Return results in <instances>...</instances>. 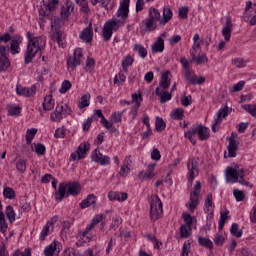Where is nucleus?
<instances>
[{
	"mask_svg": "<svg viewBox=\"0 0 256 256\" xmlns=\"http://www.w3.org/2000/svg\"><path fill=\"white\" fill-rule=\"evenodd\" d=\"M129 3L131 0H122L117 11V17H120V20L107 21L104 24L102 37L104 41H109L113 37V31H119V28L125 25V20L129 17Z\"/></svg>",
	"mask_w": 256,
	"mask_h": 256,
	"instance_id": "nucleus-1",
	"label": "nucleus"
},
{
	"mask_svg": "<svg viewBox=\"0 0 256 256\" xmlns=\"http://www.w3.org/2000/svg\"><path fill=\"white\" fill-rule=\"evenodd\" d=\"M28 45L25 53V63L29 65L33 61V57L45 49L47 38L45 36L34 37L32 32H27Z\"/></svg>",
	"mask_w": 256,
	"mask_h": 256,
	"instance_id": "nucleus-2",
	"label": "nucleus"
},
{
	"mask_svg": "<svg viewBox=\"0 0 256 256\" xmlns=\"http://www.w3.org/2000/svg\"><path fill=\"white\" fill-rule=\"evenodd\" d=\"M79 193H81V185L78 182H62L58 186V191L54 193V199L61 203V200L65 199V197H69V195L75 197Z\"/></svg>",
	"mask_w": 256,
	"mask_h": 256,
	"instance_id": "nucleus-3",
	"label": "nucleus"
},
{
	"mask_svg": "<svg viewBox=\"0 0 256 256\" xmlns=\"http://www.w3.org/2000/svg\"><path fill=\"white\" fill-rule=\"evenodd\" d=\"M245 171L243 169L239 170V167L233 168L228 167L226 169V181L227 183H240L249 187V182L245 181Z\"/></svg>",
	"mask_w": 256,
	"mask_h": 256,
	"instance_id": "nucleus-4",
	"label": "nucleus"
},
{
	"mask_svg": "<svg viewBox=\"0 0 256 256\" xmlns=\"http://www.w3.org/2000/svg\"><path fill=\"white\" fill-rule=\"evenodd\" d=\"M149 17L152 21L156 22L159 21V25H167L171 19H173V11L171 8H164L163 9V17L161 18V12L157 10V8H150L149 9Z\"/></svg>",
	"mask_w": 256,
	"mask_h": 256,
	"instance_id": "nucleus-5",
	"label": "nucleus"
},
{
	"mask_svg": "<svg viewBox=\"0 0 256 256\" xmlns=\"http://www.w3.org/2000/svg\"><path fill=\"white\" fill-rule=\"evenodd\" d=\"M161 217H163V202H161L159 196L154 195L150 201V218L151 221H157Z\"/></svg>",
	"mask_w": 256,
	"mask_h": 256,
	"instance_id": "nucleus-6",
	"label": "nucleus"
},
{
	"mask_svg": "<svg viewBox=\"0 0 256 256\" xmlns=\"http://www.w3.org/2000/svg\"><path fill=\"white\" fill-rule=\"evenodd\" d=\"M199 195H201V182L197 181L193 191L190 193V202L186 204L189 207V211L194 212L197 205H199Z\"/></svg>",
	"mask_w": 256,
	"mask_h": 256,
	"instance_id": "nucleus-7",
	"label": "nucleus"
},
{
	"mask_svg": "<svg viewBox=\"0 0 256 256\" xmlns=\"http://www.w3.org/2000/svg\"><path fill=\"white\" fill-rule=\"evenodd\" d=\"M199 162L198 158H191L187 162V168H188V181L190 183H193V179L199 175Z\"/></svg>",
	"mask_w": 256,
	"mask_h": 256,
	"instance_id": "nucleus-8",
	"label": "nucleus"
},
{
	"mask_svg": "<svg viewBox=\"0 0 256 256\" xmlns=\"http://www.w3.org/2000/svg\"><path fill=\"white\" fill-rule=\"evenodd\" d=\"M83 59V50L81 48H76L72 57H69L67 61L68 67L75 69L78 65H81V60Z\"/></svg>",
	"mask_w": 256,
	"mask_h": 256,
	"instance_id": "nucleus-9",
	"label": "nucleus"
},
{
	"mask_svg": "<svg viewBox=\"0 0 256 256\" xmlns=\"http://www.w3.org/2000/svg\"><path fill=\"white\" fill-rule=\"evenodd\" d=\"M91 159L102 166L109 165L111 163V158L109 156L102 155L99 149H95L92 152Z\"/></svg>",
	"mask_w": 256,
	"mask_h": 256,
	"instance_id": "nucleus-10",
	"label": "nucleus"
},
{
	"mask_svg": "<svg viewBox=\"0 0 256 256\" xmlns=\"http://www.w3.org/2000/svg\"><path fill=\"white\" fill-rule=\"evenodd\" d=\"M227 115H229V107L228 106H225L224 108H220L218 110L217 118L214 120V123L212 125L213 133H217V127H219V125H221V122L223 121V119H225V117H227Z\"/></svg>",
	"mask_w": 256,
	"mask_h": 256,
	"instance_id": "nucleus-11",
	"label": "nucleus"
},
{
	"mask_svg": "<svg viewBox=\"0 0 256 256\" xmlns=\"http://www.w3.org/2000/svg\"><path fill=\"white\" fill-rule=\"evenodd\" d=\"M11 67V61L7 57V47L0 46V71H7Z\"/></svg>",
	"mask_w": 256,
	"mask_h": 256,
	"instance_id": "nucleus-12",
	"label": "nucleus"
},
{
	"mask_svg": "<svg viewBox=\"0 0 256 256\" xmlns=\"http://www.w3.org/2000/svg\"><path fill=\"white\" fill-rule=\"evenodd\" d=\"M36 91H37V87L35 85H32L30 88L23 87L22 85L16 86L17 95H20L22 97H33Z\"/></svg>",
	"mask_w": 256,
	"mask_h": 256,
	"instance_id": "nucleus-13",
	"label": "nucleus"
},
{
	"mask_svg": "<svg viewBox=\"0 0 256 256\" xmlns=\"http://www.w3.org/2000/svg\"><path fill=\"white\" fill-rule=\"evenodd\" d=\"M192 129L194 133L198 135L200 141H206V139L210 136L209 128L203 125L193 126Z\"/></svg>",
	"mask_w": 256,
	"mask_h": 256,
	"instance_id": "nucleus-14",
	"label": "nucleus"
},
{
	"mask_svg": "<svg viewBox=\"0 0 256 256\" xmlns=\"http://www.w3.org/2000/svg\"><path fill=\"white\" fill-rule=\"evenodd\" d=\"M80 39H82L84 43H91V41H93V24H91V22L84 30L81 31Z\"/></svg>",
	"mask_w": 256,
	"mask_h": 256,
	"instance_id": "nucleus-15",
	"label": "nucleus"
},
{
	"mask_svg": "<svg viewBox=\"0 0 256 256\" xmlns=\"http://www.w3.org/2000/svg\"><path fill=\"white\" fill-rule=\"evenodd\" d=\"M231 29H233V22L231 16H227L226 24L222 29V35L225 38V41H231Z\"/></svg>",
	"mask_w": 256,
	"mask_h": 256,
	"instance_id": "nucleus-16",
	"label": "nucleus"
},
{
	"mask_svg": "<svg viewBox=\"0 0 256 256\" xmlns=\"http://www.w3.org/2000/svg\"><path fill=\"white\" fill-rule=\"evenodd\" d=\"M104 219V214L95 215L92 219V222L86 227L85 231L82 232V237H85V235H87L89 231H91L95 227V225H99V223H101V221H103Z\"/></svg>",
	"mask_w": 256,
	"mask_h": 256,
	"instance_id": "nucleus-17",
	"label": "nucleus"
},
{
	"mask_svg": "<svg viewBox=\"0 0 256 256\" xmlns=\"http://www.w3.org/2000/svg\"><path fill=\"white\" fill-rule=\"evenodd\" d=\"M74 9L75 7L73 6V2H71V0H66L65 6L61 8L60 15L62 19H67L71 15V13H73Z\"/></svg>",
	"mask_w": 256,
	"mask_h": 256,
	"instance_id": "nucleus-18",
	"label": "nucleus"
},
{
	"mask_svg": "<svg viewBox=\"0 0 256 256\" xmlns=\"http://www.w3.org/2000/svg\"><path fill=\"white\" fill-rule=\"evenodd\" d=\"M21 43H23V37L19 35L13 37V40L10 44V51L12 55H17V53H19V45H21Z\"/></svg>",
	"mask_w": 256,
	"mask_h": 256,
	"instance_id": "nucleus-19",
	"label": "nucleus"
},
{
	"mask_svg": "<svg viewBox=\"0 0 256 256\" xmlns=\"http://www.w3.org/2000/svg\"><path fill=\"white\" fill-rule=\"evenodd\" d=\"M215 206L213 205V194L208 193L204 202V211L207 215H213Z\"/></svg>",
	"mask_w": 256,
	"mask_h": 256,
	"instance_id": "nucleus-20",
	"label": "nucleus"
},
{
	"mask_svg": "<svg viewBox=\"0 0 256 256\" xmlns=\"http://www.w3.org/2000/svg\"><path fill=\"white\" fill-rule=\"evenodd\" d=\"M50 119L54 123H59L63 119V105H57L54 112L50 114Z\"/></svg>",
	"mask_w": 256,
	"mask_h": 256,
	"instance_id": "nucleus-21",
	"label": "nucleus"
},
{
	"mask_svg": "<svg viewBox=\"0 0 256 256\" xmlns=\"http://www.w3.org/2000/svg\"><path fill=\"white\" fill-rule=\"evenodd\" d=\"M142 29L146 33L155 31V29H157V23L155 22V20H151L150 18H147L142 22Z\"/></svg>",
	"mask_w": 256,
	"mask_h": 256,
	"instance_id": "nucleus-22",
	"label": "nucleus"
},
{
	"mask_svg": "<svg viewBox=\"0 0 256 256\" xmlns=\"http://www.w3.org/2000/svg\"><path fill=\"white\" fill-rule=\"evenodd\" d=\"M165 51V40L162 37H158L152 45V53H163Z\"/></svg>",
	"mask_w": 256,
	"mask_h": 256,
	"instance_id": "nucleus-23",
	"label": "nucleus"
},
{
	"mask_svg": "<svg viewBox=\"0 0 256 256\" xmlns=\"http://www.w3.org/2000/svg\"><path fill=\"white\" fill-rule=\"evenodd\" d=\"M155 93L157 97L160 98V103H167V101H171L172 94L171 92L163 91L161 88H156Z\"/></svg>",
	"mask_w": 256,
	"mask_h": 256,
	"instance_id": "nucleus-24",
	"label": "nucleus"
},
{
	"mask_svg": "<svg viewBox=\"0 0 256 256\" xmlns=\"http://www.w3.org/2000/svg\"><path fill=\"white\" fill-rule=\"evenodd\" d=\"M91 149V145L89 143H82L79 145L77 149L78 159H85L87 157V152Z\"/></svg>",
	"mask_w": 256,
	"mask_h": 256,
	"instance_id": "nucleus-25",
	"label": "nucleus"
},
{
	"mask_svg": "<svg viewBox=\"0 0 256 256\" xmlns=\"http://www.w3.org/2000/svg\"><path fill=\"white\" fill-rule=\"evenodd\" d=\"M171 71H166L161 76V81L159 82V86L162 87V89H169L171 85Z\"/></svg>",
	"mask_w": 256,
	"mask_h": 256,
	"instance_id": "nucleus-26",
	"label": "nucleus"
},
{
	"mask_svg": "<svg viewBox=\"0 0 256 256\" xmlns=\"http://www.w3.org/2000/svg\"><path fill=\"white\" fill-rule=\"evenodd\" d=\"M42 105L44 111H53V109L55 108V99H53V95L45 96Z\"/></svg>",
	"mask_w": 256,
	"mask_h": 256,
	"instance_id": "nucleus-27",
	"label": "nucleus"
},
{
	"mask_svg": "<svg viewBox=\"0 0 256 256\" xmlns=\"http://www.w3.org/2000/svg\"><path fill=\"white\" fill-rule=\"evenodd\" d=\"M190 55L192 57V61H195L197 65H203V63L209 62V58H207L206 54H199L197 57V54H195V51L191 50Z\"/></svg>",
	"mask_w": 256,
	"mask_h": 256,
	"instance_id": "nucleus-28",
	"label": "nucleus"
},
{
	"mask_svg": "<svg viewBox=\"0 0 256 256\" xmlns=\"http://www.w3.org/2000/svg\"><path fill=\"white\" fill-rule=\"evenodd\" d=\"M108 199H110V201H127V193H125V192H109Z\"/></svg>",
	"mask_w": 256,
	"mask_h": 256,
	"instance_id": "nucleus-29",
	"label": "nucleus"
},
{
	"mask_svg": "<svg viewBox=\"0 0 256 256\" xmlns=\"http://www.w3.org/2000/svg\"><path fill=\"white\" fill-rule=\"evenodd\" d=\"M96 201L97 197L94 194H90L80 203V209H87V207L95 205Z\"/></svg>",
	"mask_w": 256,
	"mask_h": 256,
	"instance_id": "nucleus-30",
	"label": "nucleus"
},
{
	"mask_svg": "<svg viewBox=\"0 0 256 256\" xmlns=\"http://www.w3.org/2000/svg\"><path fill=\"white\" fill-rule=\"evenodd\" d=\"M228 157H236L237 156V141L233 139V137L228 138Z\"/></svg>",
	"mask_w": 256,
	"mask_h": 256,
	"instance_id": "nucleus-31",
	"label": "nucleus"
},
{
	"mask_svg": "<svg viewBox=\"0 0 256 256\" xmlns=\"http://www.w3.org/2000/svg\"><path fill=\"white\" fill-rule=\"evenodd\" d=\"M57 245H59L58 241H54L50 245H48L44 250L45 256H53L55 255V252L57 251Z\"/></svg>",
	"mask_w": 256,
	"mask_h": 256,
	"instance_id": "nucleus-32",
	"label": "nucleus"
},
{
	"mask_svg": "<svg viewBox=\"0 0 256 256\" xmlns=\"http://www.w3.org/2000/svg\"><path fill=\"white\" fill-rule=\"evenodd\" d=\"M9 225L7 224V220L5 219V213L0 210V233H7V229Z\"/></svg>",
	"mask_w": 256,
	"mask_h": 256,
	"instance_id": "nucleus-33",
	"label": "nucleus"
},
{
	"mask_svg": "<svg viewBox=\"0 0 256 256\" xmlns=\"http://www.w3.org/2000/svg\"><path fill=\"white\" fill-rule=\"evenodd\" d=\"M52 39L53 41H56L58 43L59 47H62V48L65 47V43H63V32L61 31L54 32L52 35Z\"/></svg>",
	"mask_w": 256,
	"mask_h": 256,
	"instance_id": "nucleus-34",
	"label": "nucleus"
},
{
	"mask_svg": "<svg viewBox=\"0 0 256 256\" xmlns=\"http://www.w3.org/2000/svg\"><path fill=\"white\" fill-rule=\"evenodd\" d=\"M227 215H229V210H226L221 213L219 223H218L219 231H223V227H225V222L227 221V219H229V216Z\"/></svg>",
	"mask_w": 256,
	"mask_h": 256,
	"instance_id": "nucleus-35",
	"label": "nucleus"
},
{
	"mask_svg": "<svg viewBox=\"0 0 256 256\" xmlns=\"http://www.w3.org/2000/svg\"><path fill=\"white\" fill-rule=\"evenodd\" d=\"M89 101H91V94H84L81 97V101L78 105L79 109H85V107H89Z\"/></svg>",
	"mask_w": 256,
	"mask_h": 256,
	"instance_id": "nucleus-36",
	"label": "nucleus"
},
{
	"mask_svg": "<svg viewBox=\"0 0 256 256\" xmlns=\"http://www.w3.org/2000/svg\"><path fill=\"white\" fill-rule=\"evenodd\" d=\"M16 169L18 173H25V171H27V161H25L24 159L17 160Z\"/></svg>",
	"mask_w": 256,
	"mask_h": 256,
	"instance_id": "nucleus-37",
	"label": "nucleus"
},
{
	"mask_svg": "<svg viewBox=\"0 0 256 256\" xmlns=\"http://www.w3.org/2000/svg\"><path fill=\"white\" fill-rule=\"evenodd\" d=\"M191 226H187L183 224L180 228V237L182 239H187V237H191Z\"/></svg>",
	"mask_w": 256,
	"mask_h": 256,
	"instance_id": "nucleus-38",
	"label": "nucleus"
},
{
	"mask_svg": "<svg viewBox=\"0 0 256 256\" xmlns=\"http://www.w3.org/2000/svg\"><path fill=\"white\" fill-rule=\"evenodd\" d=\"M183 117H185V110H183V108H177L172 113V118H174L176 121L183 120Z\"/></svg>",
	"mask_w": 256,
	"mask_h": 256,
	"instance_id": "nucleus-39",
	"label": "nucleus"
},
{
	"mask_svg": "<svg viewBox=\"0 0 256 256\" xmlns=\"http://www.w3.org/2000/svg\"><path fill=\"white\" fill-rule=\"evenodd\" d=\"M35 135H37V129L32 128V129L27 130V132H26L27 145H31V142L33 141V139H35Z\"/></svg>",
	"mask_w": 256,
	"mask_h": 256,
	"instance_id": "nucleus-40",
	"label": "nucleus"
},
{
	"mask_svg": "<svg viewBox=\"0 0 256 256\" xmlns=\"http://www.w3.org/2000/svg\"><path fill=\"white\" fill-rule=\"evenodd\" d=\"M242 109L244 111H247V113H249L250 115H252V117L256 118V104H246V105H242Z\"/></svg>",
	"mask_w": 256,
	"mask_h": 256,
	"instance_id": "nucleus-41",
	"label": "nucleus"
},
{
	"mask_svg": "<svg viewBox=\"0 0 256 256\" xmlns=\"http://www.w3.org/2000/svg\"><path fill=\"white\" fill-rule=\"evenodd\" d=\"M165 127H167V124H165V121L163 120V118L156 117V122H155L156 131H158V133H159V132L165 130Z\"/></svg>",
	"mask_w": 256,
	"mask_h": 256,
	"instance_id": "nucleus-42",
	"label": "nucleus"
},
{
	"mask_svg": "<svg viewBox=\"0 0 256 256\" xmlns=\"http://www.w3.org/2000/svg\"><path fill=\"white\" fill-rule=\"evenodd\" d=\"M230 233L231 235H233L234 237H242L243 235V231L239 230V224L234 223L232 224L231 228H230Z\"/></svg>",
	"mask_w": 256,
	"mask_h": 256,
	"instance_id": "nucleus-43",
	"label": "nucleus"
},
{
	"mask_svg": "<svg viewBox=\"0 0 256 256\" xmlns=\"http://www.w3.org/2000/svg\"><path fill=\"white\" fill-rule=\"evenodd\" d=\"M134 51H136L138 55L142 57V59H145V57H147V49H145V47H143L141 44H135Z\"/></svg>",
	"mask_w": 256,
	"mask_h": 256,
	"instance_id": "nucleus-44",
	"label": "nucleus"
},
{
	"mask_svg": "<svg viewBox=\"0 0 256 256\" xmlns=\"http://www.w3.org/2000/svg\"><path fill=\"white\" fill-rule=\"evenodd\" d=\"M198 243L202 247H206V249H213V242L209 239L198 237Z\"/></svg>",
	"mask_w": 256,
	"mask_h": 256,
	"instance_id": "nucleus-45",
	"label": "nucleus"
},
{
	"mask_svg": "<svg viewBox=\"0 0 256 256\" xmlns=\"http://www.w3.org/2000/svg\"><path fill=\"white\" fill-rule=\"evenodd\" d=\"M59 5V0H50L49 3L44 4V9H47L50 13L55 11Z\"/></svg>",
	"mask_w": 256,
	"mask_h": 256,
	"instance_id": "nucleus-46",
	"label": "nucleus"
},
{
	"mask_svg": "<svg viewBox=\"0 0 256 256\" xmlns=\"http://www.w3.org/2000/svg\"><path fill=\"white\" fill-rule=\"evenodd\" d=\"M184 77H185L186 81H188L189 83H191L193 85V83H195V78L197 77V75H195V72H193L191 70H186L184 72Z\"/></svg>",
	"mask_w": 256,
	"mask_h": 256,
	"instance_id": "nucleus-47",
	"label": "nucleus"
},
{
	"mask_svg": "<svg viewBox=\"0 0 256 256\" xmlns=\"http://www.w3.org/2000/svg\"><path fill=\"white\" fill-rule=\"evenodd\" d=\"M121 223H123V219H121V217H119V216L114 217L112 219L110 229H112L113 231H117V229H119V225H121Z\"/></svg>",
	"mask_w": 256,
	"mask_h": 256,
	"instance_id": "nucleus-48",
	"label": "nucleus"
},
{
	"mask_svg": "<svg viewBox=\"0 0 256 256\" xmlns=\"http://www.w3.org/2000/svg\"><path fill=\"white\" fill-rule=\"evenodd\" d=\"M5 213L10 223H13V221H15V210H13V206H7Z\"/></svg>",
	"mask_w": 256,
	"mask_h": 256,
	"instance_id": "nucleus-49",
	"label": "nucleus"
},
{
	"mask_svg": "<svg viewBox=\"0 0 256 256\" xmlns=\"http://www.w3.org/2000/svg\"><path fill=\"white\" fill-rule=\"evenodd\" d=\"M5 199H15V190L11 187H6L3 191Z\"/></svg>",
	"mask_w": 256,
	"mask_h": 256,
	"instance_id": "nucleus-50",
	"label": "nucleus"
},
{
	"mask_svg": "<svg viewBox=\"0 0 256 256\" xmlns=\"http://www.w3.org/2000/svg\"><path fill=\"white\" fill-rule=\"evenodd\" d=\"M49 229H51V223H46L40 233V241H45L47 235H49Z\"/></svg>",
	"mask_w": 256,
	"mask_h": 256,
	"instance_id": "nucleus-51",
	"label": "nucleus"
},
{
	"mask_svg": "<svg viewBox=\"0 0 256 256\" xmlns=\"http://www.w3.org/2000/svg\"><path fill=\"white\" fill-rule=\"evenodd\" d=\"M71 89V82L69 80H64L59 89V93L65 94Z\"/></svg>",
	"mask_w": 256,
	"mask_h": 256,
	"instance_id": "nucleus-52",
	"label": "nucleus"
},
{
	"mask_svg": "<svg viewBox=\"0 0 256 256\" xmlns=\"http://www.w3.org/2000/svg\"><path fill=\"white\" fill-rule=\"evenodd\" d=\"M233 64L235 67L242 69L243 67H247V60H245V58H235Z\"/></svg>",
	"mask_w": 256,
	"mask_h": 256,
	"instance_id": "nucleus-53",
	"label": "nucleus"
},
{
	"mask_svg": "<svg viewBox=\"0 0 256 256\" xmlns=\"http://www.w3.org/2000/svg\"><path fill=\"white\" fill-rule=\"evenodd\" d=\"M153 177H155V174L153 173V171H142L139 173V179H142V181H145L147 179H153Z\"/></svg>",
	"mask_w": 256,
	"mask_h": 256,
	"instance_id": "nucleus-54",
	"label": "nucleus"
},
{
	"mask_svg": "<svg viewBox=\"0 0 256 256\" xmlns=\"http://www.w3.org/2000/svg\"><path fill=\"white\" fill-rule=\"evenodd\" d=\"M63 256H83V254L77 252V250H75L74 248H66L63 251Z\"/></svg>",
	"mask_w": 256,
	"mask_h": 256,
	"instance_id": "nucleus-55",
	"label": "nucleus"
},
{
	"mask_svg": "<svg viewBox=\"0 0 256 256\" xmlns=\"http://www.w3.org/2000/svg\"><path fill=\"white\" fill-rule=\"evenodd\" d=\"M233 195H234L236 201H238V202L245 201V192H243L239 189H234Z\"/></svg>",
	"mask_w": 256,
	"mask_h": 256,
	"instance_id": "nucleus-56",
	"label": "nucleus"
},
{
	"mask_svg": "<svg viewBox=\"0 0 256 256\" xmlns=\"http://www.w3.org/2000/svg\"><path fill=\"white\" fill-rule=\"evenodd\" d=\"M95 119H97L95 115L87 118V120L83 123V126H82L83 131H88L91 128V123H93Z\"/></svg>",
	"mask_w": 256,
	"mask_h": 256,
	"instance_id": "nucleus-57",
	"label": "nucleus"
},
{
	"mask_svg": "<svg viewBox=\"0 0 256 256\" xmlns=\"http://www.w3.org/2000/svg\"><path fill=\"white\" fill-rule=\"evenodd\" d=\"M195 130H193V128H191L189 131L185 132V137L187 139H189L190 143H192V145H195L196 141H195Z\"/></svg>",
	"mask_w": 256,
	"mask_h": 256,
	"instance_id": "nucleus-58",
	"label": "nucleus"
},
{
	"mask_svg": "<svg viewBox=\"0 0 256 256\" xmlns=\"http://www.w3.org/2000/svg\"><path fill=\"white\" fill-rule=\"evenodd\" d=\"M243 87H245V81H239L230 89V93H237V91H242Z\"/></svg>",
	"mask_w": 256,
	"mask_h": 256,
	"instance_id": "nucleus-59",
	"label": "nucleus"
},
{
	"mask_svg": "<svg viewBox=\"0 0 256 256\" xmlns=\"http://www.w3.org/2000/svg\"><path fill=\"white\" fill-rule=\"evenodd\" d=\"M77 3H80L81 11L83 13H89L91 10L89 9V3L87 2V0H78Z\"/></svg>",
	"mask_w": 256,
	"mask_h": 256,
	"instance_id": "nucleus-60",
	"label": "nucleus"
},
{
	"mask_svg": "<svg viewBox=\"0 0 256 256\" xmlns=\"http://www.w3.org/2000/svg\"><path fill=\"white\" fill-rule=\"evenodd\" d=\"M180 102H181V105H183V107H189V105L193 103L191 95L182 97L180 99Z\"/></svg>",
	"mask_w": 256,
	"mask_h": 256,
	"instance_id": "nucleus-61",
	"label": "nucleus"
},
{
	"mask_svg": "<svg viewBox=\"0 0 256 256\" xmlns=\"http://www.w3.org/2000/svg\"><path fill=\"white\" fill-rule=\"evenodd\" d=\"M133 57L127 56L123 61H122V67L125 69L126 67H131L133 65Z\"/></svg>",
	"mask_w": 256,
	"mask_h": 256,
	"instance_id": "nucleus-62",
	"label": "nucleus"
},
{
	"mask_svg": "<svg viewBox=\"0 0 256 256\" xmlns=\"http://www.w3.org/2000/svg\"><path fill=\"white\" fill-rule=\"evenodd\" d=\"M8 113L11 116L20 115L21 107H19V106L10 107L9 110H8Z\"/></svg>",
	"mask_w": 256,
	"mask_h": 256,
	"instance_id": "nucleus-63",
	"label": "nucleus"
},
{
	"mask_svg": "<svg viewBox=\"0 0 256 256\" xmlns=\"http://www.w3.org/2000/svg\"><path fill=\"white\" fill-rule=\"evenodd\" d=\"M35 153L37 155H45V145L39 143L35 146Z\"/></svg>",
	"mask_w": 256,
	"mask_h": 256,
	"instance_id": "nucleus-64",
	"label": "nucleus"
}]
</instances>
